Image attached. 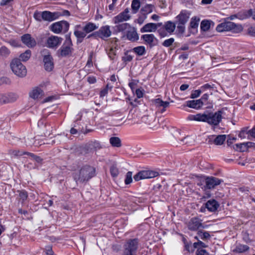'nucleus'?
I'll return each instance as SVG.
<instances>
[{"label":"nucleus","instance_id":"nucleus-37","mask_svg":"<svg viewBox=\"0 0 255 255\" xmlns=\"http://www.w3.org/2000/svg\"><path fill=\"white\" fill-rule=\"evenodd\" d=\"M110 142L113 147H120L122 146L121 140L118 137H111Z\"/></svg>","mask_w":255,"mask_h":255},{"label":"nucleus","instance_id":"nucleus-54","mask_svg":"<svg viewBox=\"0 0 255 255\" xmlns=\"http://www.w3.org/2000/svg\"><path fill=\"white\" fill-rule=\"evenodd\" d=\"M242 236L243 240L246 243H249L252 242V240L249 237V234L247 231L242 232Z\"/></svg>","mask_w":255,"mask_h":255},{"label":"nucleus","instance_id":"nucleus-64","mask_svg":"<svg viewBox=\"0 0 255 255\" xmlns=\"http://www.w3.org/2000/svg\"><path fill=\"white\" fill-rule=\"evenodd\" d=\"M249 136L255 138V127L248 131Z\"/></svg>","mask_w":255,"mask_h":255},{"label":"nucleus","instance_id":"nucleus-4","mask_svg":"<svg viewBox=\"0 0 255 255\" xmlns=\"http://www.w3.org/2000/svg\"><path fill=\"white\" fill-rule=\"evenodd\" d=\"M65 37V40L62 45L56 51V55L58 58L69 57L73 53V45L70 35L67 34Z\"/></svg>","mask_w":255,"mask_h":255},{"label":"nucleus","instance_id":"nucleus-47","mask_svg":"<svg viewBox=\"0 0 255 255\" xmlns=\"http://www.w3.org/2000/svg\"><path fill=\"white\" fill-rule=\"evenodd\" d=\"M26 155L31 157L33 160H35L38 163H41L43 161V159L41 157L37 156L33 153L27 152Z\"/></svg>","mask_w":255,"mask_h":255},{"label":"nucleus","instance_id":"nucleus-24","mask_svg":"<svg viewBox=\"0 0 255 255\" xmlns=\"http://www.w3.org/2000/svg\"><path fill=\"white\" fill-rule=\"evenodd\" d=\"M44 95L43 90L38 87L34 88L29 93V96L33 99H38L42 97Z\"/></svg>","mask_w":255,"mask_h":255},{"label":"nucleus","instance_id":"nucleus-29","mask_svg":"<svg viewBox=\"0 0 255 255\" xmlns=\"http://www.w3.org/2000/svg\"><path fill=\"white\" fill-rule=\"evenodd\" d=\"M176 25H177L176 22H172L171 21H168L164 24V28L167 32L171 33L174 32Z\"/></svg>","mask_w":255,"mask_h":255},{"label":"nucleus","instance_id":"nucleus-31","mask_svg":"<svg viewBox=\"0 0 255 255\" xmlns=\"http://www.w3.org/2000/svg\"><path fill=\"white\" fill-rule=\"evenodd\" d=\"M154 7V6L153 5L151 4H147L141 8L140 10L141 13L142 14L145 15L146 17V15L152 12Z\"/></svg>","mask_w":255,"mask_h":255},{"label":"nucleus","instance_id":"nucleus-62","mask_svg":"<svg viewBox=\"0 0 255 255\" xmlns=\"http://www.w3.org/2000/svg\"><path fill=\"white\" fill-rule=\"evenodd\" d=\"M201 92H202V91H201V90H200V89L196 90L192 92V99H194V98L199 97L200 95V94H201Z\"/></svg>","mask_w":255,"mask_h":255},{"label":"nucleus","instance_id":"nucleus-28","mask_svg":"<svg viewBox=\"0 0 255 255\" xmlns=\"http://www.w3.org/2000/svg\"><path fill=\"white\" fill-rule=\"evenodd\" d=\"M250 247L246 245L238 244L236 245L233 252L235 253L242 254L249 251Z\"/></svg>","mask_w":255,"mask_h":255},{"label":"nucleus","instance_id":"nucleus-13","mask_svg":"<svg viewBox=\"0 0 255 255\" xmlns=\"http://www.w3.org/2000/svg\"><path fill=\"white\" fill-rule=\"evenodd\" d=\"M223 180L214 176H208L205 179L206 188L209 189L214 188L223 182Z\"/></svg>","mask_w":255,"mask_h":255},{"label":"nucleus","instance_id":"nucleus-53","mask_svg":"<svg viewBox=\"0 0 255 255\" xmlns=\"http://www.w3.org/2000/svg\"><path fill=\"white\" fill-rule=\"evenodd\" d=\"M193 246L195 249H203L206 248L207 247V246L204 243L201 241H198V242H197L194 243L193 244Z\"/></svg>","mask_w":255,"mask_h":255},{"label":"nucleus","instance_id":"nucleus-46","mask_svg":"<svg viewBox=\"0 0 255 255\" xmlns=\"http://www.w3.org/2000/svg\"><path fill=\"white\" fill-rule=\"evenodd\" d=\"M89 145H90L92 150H97L101 148V146L100 143L96 140L95 141H91L89 142Z\"/></svg>","mask_w":255,"mask_h":255},{"label":"nucleus","instance_id":"nucleus-5","mask_svg":"<svg viewBox=\"0 0 255 255\" xmlns=\"http://www.w3.org/2000/svg\"><path fill=\"white\" fill-rule=\"evenodd\" d=\"M190 15V12L186 10H182L175 17L177 24V32L178 34H183L185 32V25L188 21Z\"/></svg>","mask_w":255,"mask_h":255},{"label":"nucleus","instance_id":"nucleus-51","mask_svg":"<svg viewBox=\"0 0 255 255\" xmlns=\"http://www.w3.org/2000/svg\"><path fill=\"white\" fill-rule=\"evenodd\" d=\"M110 173L112 177H116L119 174V170L116 166L113 165L110 167Z\"/></svg>","mask_w":255,"mask_h":255},{"label":"nucleus","instance_id":"nucleus-34","mask_svg":"<svg viewBox=\"0 0 255 255\" xmlns=\"http://www.w3.org/2000/svg\"><path fill=\"white\" fill-rule=\"evenodd\" d=\"M6 104L15 102L18 98L17 95L14 93L5 94Z\"/></svg>","mask_w":255,"mask_h":255},{"label":"nucleus","instance_id":"nucleus-21","mask_svg":"<svg viewBox=\"0 0 255 255\" xmlns=\"http://www.w3.org/2000/svg\"><path fill=\"white\" fill-rule=\"evenodd\" d=\"M131 27L130 25L128 23H118L113 27L114 34H117L119 32H123L127 29H128Z\"/></svg>","mask_w":255,"mask_h":255},{"label":"nucleus","instance_id":"nucleus-38","mask_svg":"<svg viewBox=\"0 0 255 255\" xmlns=\"http://www.w3.org/2000/svg\"><path fill=\"white\" fill-rule=\"evenodd\" d=\"M200 20V18L197 16H194L192 17V33L197 32V28L199 25V23Z\"/></svg>","mask_w":255,"mask_h":255},{"label":"nucleus","instance_id":"nucleus-59","mask_svg":"<svg viewBox=\"0 0 255 255\" xmlns=\"http://www.w3.org/2000/svg\"><path fill=\"white\" fill-rule=\"evenodd\" d=\"M45 253L47 255H54V252L52 250L51 246H47L45 248Z\"/></svg>","mask_w":255,"mask_h":255},{"label":"nucleus","instance_id":"nucleus-17","mask_svg":"<svg viewBox=\"0 0 255 255\" xmlns=\"http://www.w3.org/2000/svg\"><path fill=\"white\" fill-rule=\"evenodd\" d=\"M43 61L45 70L48 72L52 71L54 68L53 58L50 54L43 56Z\"/></svg>","mask_w":255,"mask_h":255},{"label":"nucleus","instance_id":"nucleus-14","mask_svg":"<svg viewBox=\"0 0 255 255\" xmlns=\"http://www.w3.org/2000/svg\"><path fill=\"white\" fill-rule=\"evenodd\" d=\"M141 39L144 41V44L152 48L157 44L158 40L153 34H143L141 36Z\"/></svg>","mask_w":255,"mask_h":255},{"label":"nucleus","instance_id":"nucleus-9","mask_svg":"<svg viewBox=\"0 0 255 255\" xmlns=\"http://www.w3.org/2000/svg\"><path fill=\"white\" fill-rule=\"evenodd\" d=\"M69 28V23L65 20H61L52 23L50 26L51 31L56 34H59L61 32H67Z\"/></svg>","mask_w":255,"mask_h":255},{"label":"nucleus","instance_id":"nucleus-55","mask_svg":"<svg viewBox=\"0 0 255 255\" xmlns=\"http://www.w3.org/2000/svg\"><path fill=\"white\" fill-rule=\"evenodd\" d=\"M174 41V39L173 38H170L169 39H166L162 43V45L164 47H169L170 46Z\"/></svg>","mask_w":255,"mask_h":255},{"label":"nucleus","instance_id":"nucleus-27","mask_svg":"<svg viewBox=\"0 0 255 255\" xmlns=\"http://www.w3.org/2000/svg\"><path fill=\"white\" fill-rule=\"evenodd\" d=\"M206 226H204L201 223V220L197 218H192V231L201 230L206 228Z\"/></svg>","mask_w":255,"mask_h":255},{"label":"nucleus","instance_id":"nucleus-61","mask_svg":"<svg viewBox=\"0 0 255 255\" xmlns=\"http://www.w3.org/2000/svg\"><path fill=\"white\" fill-rule=\"evenodd\" d=\"M248 130L245 129V128L242 129L238 135L239 137L241 138H246V135L247 134H248Z\"/></svg>","mask_w":255,"mask_h":255},{"label":"nucleus","instance_id":"nucleus-49","mask_svg":"<svg viewBox=\"0 0 255 255\" xmlns=\"http://www.w3.org/2000/svg\"><path fill=\"white\" fill-rule=\"evenodd\" d=\"M109 58L114 60L116 58V47H111L109 50V51L108 53Z\"/></svg>","mask_w":255,"mask_h":255},{"label":"nucleus","instance_id":"nucleus-25","mask_svg":"<svg viewBox=\"0 0 255 255\" xmlns=\"http://www.w3.org/2000/svg\"><path fill=\"white\" fill-rule=\"evenodd\" d=\"M156 25L154 23H148L140 29L142 33L155 32L156 30Z\"/></svg>","mask_w":255,"mask_h":255},{"label":"nucleus","instance_id":"nucleus-8","mask_svg":"<svg viewBox=\"0 0 255 255\" xmlns=\"http://www.w3.org/2000/svg\"><path fill=\"white\" fill-rule=\"evenodd\" d=\"M58 14L56 12H51L50 11H35L33 14V17L37 21L41 22L42 20L51 22L57 19Z\"/></svg>","mask_w":255,"mask_h":255},{"label":"nucleus","instance_id":"nucleus-33","mask_svg":"<svg viewBox=\"0 0 255 255\" xmlns=\"http://www.w3.org/2000/svg\"><path fill=\"white\" fill-rule=\"evenodd\" d=\"M74 34L77 38V43H80L83 42L84 38L86 36L85 32H82V31L75 29Z\"/></svg>","mask_w":255,"mask_h":255},{"label":"nucleus","instance_id":"nucleus-44","mask_svg":"<svg viewBox=\"0 0 255 255\" xmlns=\"http://www.w3.org/2000/svg\"><path fill=\"white\" fill-rule=\"evenodd\" d=\"M17 192L19 193V196L22 201V203H24L28 198V194L27 192L25 190H18L17 191Z\"/></svg>","mask_w":255,"mask_h":255},{"label":"nucleus","instance_id":"nucleus-22","mask_svg":"<svg viewBox=\"0 0 255 255\" xmlns=\"http://www.w3.org/2000/svg\"><path fill=\"white\" fill-rule=\"evenodd\" d=\"M98 28V26H97L95 23L89 22H87L82 27L83 31H82V32H85V34L87 35V34L93 32Z\"/></svg>","mask_w":255,"mask_h":255},{"label":"nucleus","instance_id":"nucleus-16","mask_svg":"<svg viewBox=\"0 0 255 255\" xmlns=\"http://www.w3.org/2000/svg\"><path fill=\"white\" fill-rule=\"evenodd\" d=\"M152 103L158 108V111L161 113H164L166 111V109L168 108L170 105L169 102H164L160 98L153 100Z\"/></svg>","mask_w":255,"mask_h":255},{"label":"nucleus","instance_id":"nucleus-12","mask_svg":"<svg viewBox=\"0 0 255 255\" xmlns=\"http://www.w3.org/2000/svg\"><path fill=\"white\" fill-rule=\"evenodd\" d=\"M129 12V9L126 8L123 11L115 16L113 18L114 23L118 24L129 20L131 18V16L128 14Z\"/></svg>","mask_w":255,"mask_h":255},{"label":"nucleus","instance_id":"nucleus-45","mask_svg":"<svg viewBox=\"0 0 255 255\" xmlns=\"http://www.w3.org/2000/svg\"><path fill=\"white\" fill-rule=\"evenodd\" d=\"M10 53V50L5 46H1L0 48V55L3 57H7Z\"/></svg>","mask_w":255,"mask_h":255},{"label":"nucleus","instance_id":"nucleus-50","mask_svg":"<svg viewBox=\"0 0 255 255\" xmlns=\"http://www.w3.org/2000/svg\"><path fill=\"white\" fill-rule=\"evenodd\" d=\"M122 61L126 65L128 62L132 61L133 57L131 55H128V52L125 53V55L122 58Z\"/></svg>","mask_w":255,"mask_h":255},{"label":"nucleus","instance_id":"nucleus-2","mask_svg":"<svg viewBox=\"0 0 255 255\" xmlns=\"http://www.w3.org/2000/svg\"><path fill=\"white\" fill-rule=\"evenodd\" d=\"M222 114L223 111L221 110L218 111L215 113L209 112L207 114H198L194 116H192V120L197 121L207 122L211 125L217 126L222 120Z\"/></svg>","mask_w":255,"mask_h":255},{"label":"nucleus","instance_id":"nucleus-7","mask_svg":"<svg viewBox=\"0 0 255 255\" xmlns=\"http://www.w3.org/2000/svg\"><path fill=\"white\" fill-rule=\"evenodd\" d=\"M10 67L12 72L19 78H23L27 74L26 67L20 61L18 58L13 59L10 63Z\"/></svg>","mask_w":255,"mask_h":255},{"label":"nucleus","instance_id":"nucleus-40","mask_svg":"<svg viewBox=\"0 0 255 255\" xmlns=\"http://www.w3.org/2000/svg\"><path fill=\"white\" fill-rule=\"evenodd\" d=\"M133 51L138 56H142L146 53L144 46H138L133 48Z\"/></svg>","mask_w":255,"mask_h":255},{"label":"nucleus","instance_id":"nucleus-48","mask_svg":"<svg viewBox=\"0 0 255 255\" xmlns=\"http://www.w3.org/2000/svg\"><path fill=\"white\" fill-rule=\"evenodd\" d=\"M203 105V102L200 99L192 100V109H199Z\"/></svg>","mask_w":255,"mask_h":255},{"label":"nucleus","instance_id":"nucleus-1","mask_svg":"<svg viewBox=\"0 0 255 255\" xmlns=\"http://www.w3.org/2000/svg\"><path fill=\"white\" fill-rule=\"evenodd\" d=\"M235 18L239 19L238 13L231 15L230 16L224 19V21L219 24L216 28V30L219 32L224 31H231L234 33L241 32L244 28L241 24L235 23L230 20H234Z\"/></svg>","mask_w":255,"mask_h":255},{"label":"nucleus","instance_id":"nucleus-56","mask_svg":"<svg viewBox=\"0 0 255 255\" xmlns=\"http://www.w3.org/2000/svg\"><path fill=\"white\" fill-rule=\"evenodd\" d=\"M56 13L58 14L57 19L62 16H70V12L68 10H63L60 11H56Z\"/></svg>","mask_w":255,"mask_h":255},{"label":"nucleus","instance_id":"nucleus-10","mask_svg":"<svg viewBox=\"0 0 255 255\" xmlns=\"http://www.w3.org/2000/svg\"><path fill=\"white\" fill-rule=\"evenodd\" d=\"M159 173L157 172L152 170H142L137 173L133 176L135 181H138L140 180L154 178L157 176Z\"/></svg>","mask_w":255,"mask_h":255},{"label":"nucleus","instance_id":"nucleus-32","mask_svg":"<svg viewBox=\"0 0 255 255\" xmlns=\"http://www.w3.org/2000/svg\"><path fill=\"white\" fill-rule=\"evenodd\" d=\"M79 151H80V154L84 155L93 152V150L89 143H87L84 146L80 147L79 148Z\"/></svg>","mask_w":255,"mask_h":255},{"label":"nucleus","instance_id":"nucleus-52","mask_svg":"<svg viewBox=\"0 0 255 255\" xmlns=\"http://www.w3.org/2000/svg\"><path fill=\"white\" fill-rule=\"evenodd\" d=\"M132 173L131 171H128L126 175V178L125 179V183L126 185L129 184L131 183L132 181Z\"/></svg>","mask_w":255,"mask_h":255},{"label":"nucleus","instance_id":"nucleus-23","mask_svg":"<svg viewBox=\"0 0 255 255\" xmlns=\"http://www.w3.org/2000/svg\"><path fill=\"white\" fill-rule=\"evenodd\" d=\"M205 207L209 211L215 212L219 208V204L215 199H212L206 202Z\"/></svg>","mask_w":255,"mask_h":255},{"label":"nucleus","instance_id":"nucleus-3","mask_svg":"<svg viewBox=\"0 0 255 255\" xmlns=\"http://www.w3.org/2000/svg\"><path fill=\"white\" fill-rule=\"evenodd\" d=\"M96 175V168L93 166L86 164L80 168L78 174H75L74 178L77 183H86Z\"/></svg>","mask_w":255,"mask_h":255},{"label":"nucleus","instance_id":"nucleus-63","mask_svg":"<svg viewBox=\"0 0 255 255\" xmlns=\"http://www.w3.org/2000/svg\"><path fill=\"white\" fill-rule=\"evenodd\" d=\"M182 109L188 111L186 109V107L191 108V101H186V103L181 106Z\"/></svg>","mask_w":255,"mask_h":255},{"label":"nucleus","instance_id":"nucleus-30","mask_svg":"<svg viewBox=\"0 0 255 255\" xmlns=\"http://www.w3.org/2000/svg\"><path fill=\"white\" fill-rule=\"evenodd\" d=\"M181 134V130L179 129H176L173 133V135L174 136V137L176 139L180 140L182 142H183V144L188 143V142L187 141L185 142V140H186L187 138H189L190 136H186L184 137L183 138H180V136Z\"/></svg>","mask_w":255,"mask_h":255},{"label":"nucleus","instance_id":"nucleus-19","mask_svg":"<svg viewBox=\"0 0 255 255\" xmlns=\"http://www.w3.org/2000/svg\"><path fill=\"white\" fill-rule=\"evenodd\" d=\"M98 32L99 34V38L103 40H105L107 38L109 37L112 34L110 26L109 25L102 26L98 30Z\"/></svg>","mask_w":255,"mask_h":255},{"label":"nucleus","instance_id":"nucleus-58","mask_svg":"<svg viewBox=\"0 0 255 255\" xmlns=\"http://www.w3.org/2000/svg\"><path fill=\"white\" fill-rule=\"evenodd\" d=\"M183 252H184V255H189L190 254V244L188 243L184 244V249Z\"/></svg>","mask_w":255,"mask_h":255},{"label":"nucleus","instance_id":"nucleus-18","mask_svg":"<svg viewBox=\"0 0 255 255\" xmlns=\"http://www.w3.org/2000/svg\"><path fill=\"white\" fill-rule=\"evenodd\" d=\"M226 139L225 134H221L217 136L214 135H211L209 137L208 142L212 144L214 143L217 145H220L224 143Z\"/></svg>","mask_w":255,"mask_h":255},{"label":"nucleus","instance_id":"nucleus-15","mask_svg":"<svg viewBox=\"0 0 255 255\" xmlns=\"http://www.w3.org/2000/svg\"><path fill=\"white\" fill-rule=\"evenodd\" d=\"M22 42L28 48H33L36 45V40L30 34H24L20 37Z\"/></svg>","mask_w":255,"mask_h":255},{"label":"nucleus","instance_id":"nucleus-57","mask_svg":"<svg viewBox=\"0 0 255 255\" xmlns=\"http://www.w3.org/2000/svg\"><path fill=\"white\" fill-rule=\"evenodd\" d=\"M247 34L251 36L255 37V28L250 26L247 30Z\"/></svg>","mask_w":255,"mask_h":255},{"label":"nucleus","instance_id":"nucleus-60","mask_svg":"<svg viewBox=\"0 0 255 255\" xmlns=\"http://www.w3.org/2000/svg\"><path fill=\"white\" fill-rule=\"evenodd\" d=\"M206 252H207V251L203 249L198 248V249H197V250L195 252V255H206Z\"/></svg>","mask_w":255,"mask_h":255},{"label":"nucleus","instance_id":"nucleus-35","mask_svg":"<svg viewBox=\"0 0 255 255\" xmlns=\"http://www.w3.org/2000/svg\"><path fill=\"white\" fill-rule=\"evenodd\" d=\"M251 10H244L243 11L238 12L239 19L240 20H243L245 19L249 18L251 17V14H252Z\"/></svg>","mask_w":255,"mask_h":255},{"label":"nucleus","instance_id":"nucleus-11","mask_svg":"<svg viewBox=\"0 0 255 255\" xmlns=\"http://www.w3.org/2000/svg\"><path fill=\"white\" fill-rule=\"evenodd\" d=\"M63 38L55 35H51L48 37L46 40V45L48 48L56 49L62 43Z\"/></svg>","mask_w":255,"mask_h":255},{"label":"nucleus","instance_id":"nucleus-20","mask_svg":"<svg viewBox=\"0 0 255 255\" xmlns=\"http://www.w3.org/2000/svg\"><path fill=\"white\" fill-rule=\"evenodd\" d=\"M129 29L127 31L126 33L127 38L132 42L137 41L139 39V37L135 28L130 27Z\"/></svg>","mask_w":255,"mask_h":255},{"label":"nucleus","instance_id":"nucleus-42","mask_svg":"<svg viewBox=\"0 0 255 255\" xmlns=\"http://www.w3.org/2000/svg\"><path fill=\"white\" fill-rule=\"evenodd\" d=\"M234 149L240 152H245L248 150L246 142L236 144L234 146Z\"/></svg>","mask_w":255,"mask_h":255},{"label":"nucleus","instance_id":"nucleus-39","mask_svg":"<svg viewBox=\"0 0 255 255\" xmlns=\"http://www.w3.org/2000/svg\"><path fill=\"white\" fill-rule=\"evenodd\" d=\"M197 235L201 240L204 241L209 239L211 237L209 232L207 231H203L201 229L197 231Z\"/></svg>","mask_w":255,"mask_h":255},{"label":"nucleus","instance_id":"nucleus-26","mask_svg":"<svg viewBox=\"0 0 255 255\" xmlns=\"http://www.w3.org/2000/svg\"><path fill=\"white\" fill-rule=\"evenodd\" d=\"M211 25L213 26L214 25V23L213 21L208 19L203 20L200 24L201 30L204 32L208 31L210 29Z\"/></svg>","mask_w":255,"mask_h":255},{"label":"nucleus","instance_id":"nucleus-41","mask_svg":"<svg viewBox=\"0 0 255 255\" xmlns=\"http://www.w3.org/2000/svg\"><path fill=\"white\" fill-rule=\"evenodd\" d=\"M8 153L13 157H19L23 155H26L27 151L11 149L8 151Z\"/></svg>","mask_w":255,"mask_h":255},{"label":"nucleus","instance_id":"nucleus-43","mask_svg":"<svg viewBox=\"0 0 255 255\" xmlns=\"http://www.w3.org/2000/svg\"><path fill=\"white\" fill-rule=\"evenodd\" d=\"M140 6L139 0H133L131 3V9L133 13H136Z\"/></svg>","mask_w":255,"mask_h":255},{"label":"nucleus","instance_id":"nucleus-36","mask_svg":"<svg viewBox=\"0 0 255 255\" xmlns=\"http://www.w3.org/2000/svg\"><path fill=\"white\" fill-rule=\"evenodd\" d=\"M31 56V50L28 49L26 50L24 52L21 53L19 55L20 61H22L23 62H26L28 61Z\"/></svg>","mask_w":255,"mask_h":255},{"label":"nucleus","instance_id":"nucleus-6","mask_svg":"<svg viewBox=\"0 0 255 255\" xmlns=\"http://www.w3.org/2000/svg\"><path fill=\"white\" fill-rule=\"evenodd\" d=\"M139 240L137 238L126 240L124 245V250L121 255H136Z\"/></svg>","mask_w":255,"mask_h":255}]
</instances>
